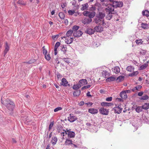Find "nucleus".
I'll list each match as a JSON object with an SVG mask.
<instances>
[{
    "label": "nucleus",
    "mask_w": 149,
    "mask_h": 149,
    "mask_svg": "<svg viewBox=\"0 0 149 149\" xmlns=\"http://www.w3.org/2000/svg\"><path fill=\"white\" fill-rule=\"evenodd\" d=\"M66 3H63L61 4V7L63 8L65 7Z\"/></svg>",
    "instance_id": "obj_61"
},
{
    "label": "nucleus",
    "mask_w": 149,
    "mask_h": 149,
    "mask_svg": "<svg viewBox=\"0 0 149 149\" xmlns=\"http://www.w3.org/2000/svg\"><path fill=\"white\" fill-rule=\"evenodd\" d=\"M124 77L123 76H120L118 77L117 79V80L118 82H120L124 80Z\"/></svg>",
    "instance_id": "obj_34"
},
{
    "label": "nucleus",
    "mask_w": 149,
    "mask_h": 149,
    "mask_svg": "<svg viewBox=\"0 0 149 149\" xmlns=\"http://www.w3.org/2000/svg\"><path fill=\"white\" fill-rule=\"evenodd\" d=\"M149 98V97L146 95H145L140 98V99L142 100H146Z\"/></svg>",
    "instance_id": "obj_38"
},
{
    "label": "nucleus",
    "mask_w": 149,
    "mask_h": 149,
    "mask_svg": "<svg viewBox=\"0 0 149 149\" xmlns=\"http://www.w3.org/2000/svg\"><path fill=\"white\" fill-rule=\"evenodd\" d=\"M105 10L106 13H111L114 11V8L112 4H109L108 6L105 9Z\"/></svg>",
    "instance_id": "obj_3"
},
{
    "label": "nucleus",
    "mask_w": 149,
    "mask_h": 149,
    "mask_svg": "<svg viewBox=\"0 0 149 149\" xmlns=\"http://www.w3.org/2000/svg\"><path fill=\"white\" fill-rule=\"evenodd\" d=\"M5 49L3 52V56H5L6 54L9 51L10 49V47L8 45V44L7 42H6L5 45L4 46Z\"/></svg>",
    "instance_id": "obj_8"
},
{
    "label": "nucleus",
    "mask_w": 149,
    "mask_h": 149,
    "mask_svg": "<svg viewBox=\"0 0 149 149\" xmlns=\"http://www.w3.org/2000/svg\"><path fill=\"white\" fill-rule=\"evenodd\" d=\"M141 26L142 28L144 29H146L148 28V25L146 23H142L141 24Z\"/></svg>",
    "instance_id": "obj_29"
},
{
    "label": "nucleus",
    "mask_w": 149,
    "mask_h": 149,
    "mask_svg": "<svg viewBox=\"0 0 149 149\" xmlns=\"http://www.w3.org/2000/svg\"><path fill=\"white\" fill-rule=\"evenodd\" d=\"M64 144L65 146H72V144H73L72 141L71 140L67 139L65 141Z\"/></svg>",
    "instance_id": "obj_13"
},
{
    "label": "nucleus",
    "mask_w": 149,
    "mask_h": 149,
    "mask_svg": "<svg viewBox=\"0 0 149 149\" xmlns=\"http://www.w3.org/2000/svg\"><path fill=\"white\" fill-rule=\"evenodd\" d=\"M99 112L100 113L103 115H107L109 113L108 110L103 108H100L99 109Z\"/></svg>",
    "instance_id": "obj_7"
},
{
    "label": "nucleus",
    "mask_w": 149,
    "mask_h": 149,
    "mask_svg": "<svg viewBox=\"0 0 149 149\" xmlns=\"http://www.w3.org/2000/svg\"><path fill=\"white\" fill-rule=\"evenodd\" d=\"M73 33V30H70L68 31L66 33V36L68 37H71L72 36V35Z\"/></svg>",
    "instance_id": "obj_26"
},
{
    "label": "nucleus",
    "mask_w": 149,
    "mask_h": 149,
    "mask_svg": "<svg viewBox=\"0 0 149 149\" xmlns=\"http://www.w3.org/2000/svg\"><path fill=\"white\" fill-rule=\"evenodd\" d=\"M83 14L85 16L88 17L90 19H91L95 17L96 13L94 11H85L83 12Z\"/></svg>",
    "instance_id": "obj_2"
},
{
    "label": "nucleus",
    "mask_w": 149,
    "mask_h": 149,
    "mask_svg": "<svg viewBox=\"0 0 149 149\" xmlns=\"http://www.w3.org/2000/svg\"><path fill=\"white\" fill-rule=\"evenodd\" d=\"M138 74V72L137 71L134 72H133L132 74H131L130 76H133L134 75H136Z\"/></svg>",
    "instance_id": "obj_52"
},
{
    "label": "nucleus",
    "mask_w": 149,
    "mask_h": 149,
    "mask_svg": "<svg viewBox=\"0 0 149 149\" xmlns=\"http://www.w3.org/2000/svg\"><path fill=\"white\" fill-rule=\"evenodd\" d=\"M95 31L93 29H88L86 31V33L89 34H93L94 33Z\"/></svg>",
    "instance_id": "obj_27"
},
{
    "label": "nucleus",
    "mask_w": 149,
    "mask_h": 149,
    "mask_svg": "<svg viewBox=\"0 0 149 149\" xmlns=\"http://www.w3.org/2000/svg\"><path fill=\"white\" fill-rule=\"evenodd\" d=\"M45 59L47 61H49L51 59V57L49 55V54L48 53L47 54H45Z\"/></svg>",
    "instance_id": "obj_47"
},
{
    "label": "nucleus",
    "mask_w": 149,
    "mask_h": 149,
    "mask_svg": "<svg viewBox=\"0 0 149 149\" xmlns=\"http://www.w3.org/2000/svg\"><path fill=\"white\" fill-rule=\"evenodd\" d=\"M111 104L110 103H107V102H102L101 103V104L102 106H109L110 104Z\"/></svg>",
    "instance_id": "obj_48"
},
{
    "label": "nucleus",
    "mask_w": 149,
    "mask_h": 149,
    "mask_svg": "<svg viewBox=\"0 0 149 149\" xmlns=\"http://www.w3.org/2000/svg\"><path fill=\"white\" fill-rule=\"evenodd\" d=\"M147 51L145 50L141 49L139 51L140 55H144L146 54Z\"/></svg>",
    "instance_id": "obj_33"
},
{
    "label": "nucleus",
    "mask_w": 149,
    "mask_h": 149,
    "mask_svg": "<svg viewBox=\"0 0 149 149\" xmlns=\"http://www.w3.org/2000/svg\"><path fill=\"white\" fill-rule=\"evenodd\" d=\"M64 23L66 25H67L68 23V20L67 19H65L64 21Z\"/></svg>",
    "instance_id": "obj_59"
},
{
    "label": "nucleus",
    "mask_w": 149,
    "mask_h": 149,
    "mask_svg": "<svg viewBox=\"0 0 149 149\" xmlns=\"http://www.w3.org/2000/svg\"><path fill=\"white\" fill-rule=\"evenodd\" d=\"M53 125L54 123L53 122H52L50 123L49 127V130H50L52 129V128L53 127Z\"/></svg>",
    "instance_id": "obj_55"
},
{
    "label": "nucleus",
    "mask_w": 149,
    "mask_h": 149,
    "mask_svg": "<svg viewBox=\"0 0 149 149\" xmlns=\"http://www.w3.org/2000/svg\"><path fill=\"white\" fill-rule=\"evenodd\" d=\"M75 12V11L74 10H69L68 11V13L69 15H73Z\"/></svg>",
    "instance_id": "obj_49"
},
{
    "label": "nucleus",
    "mask_w": 149,
    "mask_h": 149,
    "mask_svg": "<svg viewBox=\"0 0 149 149\" xmlns=\"http://www.w3.org/2000/svg\"><path fill=\"white\" fill-rule=\"evenodd\" d=\"M62 84L64 86H66L68 84V82L67 81L66 79L65 78H63L61 80Z\"/></svg>",
    "instance_id": "obj_20"
},
{
    "label": "nucleus",
    "mask_w": 149,
    "mask_h": 149,
    "mask_svg": "<svg viewBox=\"0 0 149 149\" xmlns=\"http://www.w3.org/2000/svg\"><path fill=\"white\" fill-rule=\"evenodd\" d=\"M57 140L58 139L56 136L53 137L52 138L51 143L53 145H54L56 144Z\"/></svg>",
    "instance_id": "obj_24"
},
{
    "label": "nucleus",
    "mask_w": 149,
    "mask_h": 149,
    "mask_svg": "<svg viewBox=\"0 0 149 149\" xmlns=\"http://www.w3.org/2000/svg\"><path fill=\"white\" fill-rule=\"evenodd\" d=\"M107 71L106 70L102 72V75L103 77H105L107 75Z\"/></svg>",
    "instance_id": "obj_53"
},
{
    "label": "nucleus",
    "mask_w": 149,
    "mask_h": 149,
    "mask_svg": "<svg viewBox=\"0 0 149 149\" xmlns=\"http://www.w3.org/2000/svg\"><path fill=\"white\" fill-rule=\"evenodd\" d=\"M68 132V131H66L64 130H63V131H62L61 132V135L63 137V138H64V136L65 134L66 135L67 134Z\"/></svg>",
    "instance_id": "obj_46"
},
{
    "label": "nucleus",
    "mask_w": 149,
    "mask_h": 149,
    "mask_svg": "<svg viewBox=\"0 0 149 149\" xmlns=\"http://www.w3.org/2000/svg\"><path fill=\"white\" fill-rule=\"evenodd\" d=\"M5 105L7 108L10 111H12L15 107L14 103L9 100L5 101Z\"/></svg>",
    "instance_id": "obj_1"
},
{
    "label": "nucleus",
    "mask_w": 149,
    "mask_h": 149,
    "mask_svg": "<svg viewBox=\"0 0 149 149\" xmlns=\"http://www.w3.org/2000/svg\"><path fill=\"white\" fill-rule=\"evenodd\" d=\"M116 100L117 101H119L120 102H123V100L122 99L119 98H117L116 99Z\"/></svg>",
    "instance_id": "obj_64"
},
{
    "label": "nucleus",
    "mask_w": 149,
    "mask_h": 149,
    "mask_svg": "<svg viewBox=\"0 0 149 149\" xmlns=\"http://www.w3.org/2000/svg\"><path fill=\"white\" fill-rule=\"evenodd\" d=\"M95 22L97 24L102 25L104 24V20H102L97 17L95 19Z\"/></svg>",
    "instance_id": "obj_9"
},
{
    "label": "nucleus",
    "mask_w": 149,
    "mask_h": 149,
    "mask_svg": "<svg viewBox=\"0 0 149 149\" xmlns=\"http://www.w3.org/2000/svg\"><path fill=\"white\" fill-rule=\"evenodd\" d=\"M143 91H141L140 92H139L138 93V95L139 96H141L143 95Z\"/></svg>",
    "instance_id": "obj_58"
},
{
    "label": "nucleus",
    "mask_w": 149,
    "mask_h": 149,
    "mask_svg": "<svg viewBox=\"0 0 149 149\" xmlns=\"http://www.w3.org/2000/svg\"><path fill=\"white\" fill-rule=\"evenodd\" d=\"M112 4L114 8L122 7L123 6V3L122 1H114L113 2Z\"/></svg>",
    "instance_id": "obj_4"
},
{
    "label": "nucleus",
    "mask_w": 149,
    "mask_h": 149,
    "mask_svg": "<svg viewBox=\"0 0 149 149\" xmlns=\"http://www.w3.org/2000/svg\"><path fill=\"white\" fill-rule=\"evenodd\" d=\"M58 15L60 18L61 19H64L65 17L64 14L62 12L60 13Z\"/></svg>",
    "instance_id": "obj_44"
},
{
    "label": "nucleus",
    "mask_w": 149,
    "mask_h": 149,
    "mask_svg": "<svg viewBox=\"0 0 149 149\" xmlns=\"http://www.w3.org/2000/svg\"><path fill=\"white\" fill-rule=\"evenodd\" d=\"M79 84L80 85L81 87L87 84V81L86 79H81L79 82Z\"/></svg>",
    "instance_id": "obj_14"
},
{
    "label": "nucleus",
    "mask_w": 149,
    "mask_h": 149,
    "mask_svg": "<svg viewBox=\"0 0 149 149\" xmlns=\"http://www.w3.org/2000/svg\"><path fill=\"white\" fill-rule=\"evenodd\" d=\"M61 49L62 51L64 53H65L67 51V47H66L64 45L61 46Z\"/></svg>",
    "instance_id": "obj_42"
},
{
    "label": "nucleus",
    "mask_w": 149,
    "mask_h": 149,
    "mask_svg": "<svg viewBox=\"0 0 149 149\" xmlns=\"http://www.w3.org/2000/svg\"><path fill=\"white\" fill-rule=\"evenodd\" d=\"M136 43L138 45L142 44L143 42L142 39H137L136 40Z\"/></svg>",
    "instance_id": "obj_28"
},
{
    "label": "nucleus",
    "mask_w": 149,
    "mask_h": 149,
    "mask_svg": "<svg viewBox=\"0 0 149 149\" xmlns=\"http://www.w3.org/2000/svg\"><path fill=\"white\" fill-rule=\"evenodd\" d=\"M81 91L80 90H77L74 92L73 93V94L74 97H77L79 95Z\"/></svg>",
    "instance_id": "obj_31"
},
{
    "label": "nucleus",
    "mask_w": 149,
    "mask_h": 149,
    "mask_svg": "<svg viewBox=\"0 0 149 149\" xmlns=\"http://www.w3.org/2000/svg\"><path fill=\"white\" fill-rule=\"evenodd\" d=\"M63 38H65V42L68 44H71L73 41V39L72 37H63Z\"/></svg>",
    "instance_id": "obj_5"
},
{
    "label": "nucleus",
    "mask_w": 149,
    "mask_h": 149,
    "mask_svg": "<svg viewBox=\"0 0 149 149\" xmlns=\"http://www.w3.org/2000/svg\"><path fill=\"white\" fill-rule=\"evenodd\" d=\"M92 21L91 19L85 18L82 20V22L84 24H88Z\"/></svg>",
    "instance_id": "obj_18"
},
{
    "label": "nucleus",
    "mask_w": 149,
    "mask_h": 149,
    "mask_svg": "<svg viewBox=\"0 0 149 149\" xmlns=\"http://www.w3.org/2000/svg\"><path fill=\"white\" fill-rule=\"evenodd\" d=\"M91 86V85H87V86H84L82 88V89H84V88H89Z\"/></svg>",
    "instance_id": "obj_56"
},
{
    "label": "nucleus",
    "mask_w": 149,
    "mask_h": 149,
    "mask_svg": "<svg viewBox=\"0 0 149 149\" xmlns=\"http://www.w3.org/2000/svg\"><path fill=\"white\" fill-rule=\"evenodd\" d=\"M63 60L68 64H69L71 61V59L69 58H63Z\"/></svg>",
    "instance_id": "obj_39"
},
{
    "label": "nucleus",
    "mask_w": 149,
    "mask_h": 149,
    "mask_svg": "<svg viewBox=\"0 0 149 149\" xmlns=\"http://www.w3.org/2000/svg\"><path fill=\"white\" fill-rule=\"evenodd\" d=\"M141 88L142 86H138L136 87H134L132 89H131L132 92H136L139 91Z\"/></svg>",
    "instance_id": "obj_12"
},
{
    "label": "nucleus",
    "mask_w": 149,
    "mask_h": 149,
    "mask_svg": "<svg viewBox=\"0 0 149 149\" xmlns=\"http://www.w3.org/2000/svg\"><path fill=\"white\" fill-rule=\"evenodd\" d=\"M68 131V136L70 138L74 137L75 136V133L74 132L72 131H69V130Z\"/></svg>",
    "instance_id": "obj_23"
},
{
    "label": "nucleus",
    "mask_w": 149,
    "mask_h": 149,
    "mask_svg": "<svg viewBox=\"0 0 149 149\" xmlns=\"http://www.w3.org/2000/svg\"><path fill=\"white\" fill-rule=\"evenodd\" d=\"M112 97H108L106 98V101H111L112 100Z\"/></svg>",
    "instance_id": "obj_54"
},
{
    "label": "nucleus",
    "mask_w": 149,
    "mask_h": 149,
    "mask_svg": "<svg viewBox=\"0 0 149 149\" xmlns=\"http://www.w3.org/2000/svg\"><path fill=\"white\" fill-rule=\"evenodd\" d=\"M142 13L144 16H145L147 17L149 16V11L147 10H145L144 11L142 12Z\"/></svg>",
    "instance_id": "obj_32"
},
{
    "label": "nucleus",
    "mask_w": 149,
    "mask_h": 149,
    "mask_svg": "<svg viewBox=\"0 0 149 149\" xmlns=\"http://www.w3.org/2000/svg\"><path fill=\"white\" fill-rule=\"evenodd\" d=\"M126 69L128 71L132 72L134 70V68L132 66H129L126 68Z\"/></svg>",
    "instance_id": "obj_37"
},
{
    "label": "nucleus",
    "mask_w": 149,
    "mask_h": 149,
    "mask_svg": "<svg viewBox=\"0 0 149 149\" xmlns=\"http://www.w3.org/2000/svg\"><path fill=\"white\" fill-rule=\"evenodd\" d=\"M125 91V92H126V93H130L132 92L131 89L126 90Z\"/></svg>",
    "instance_id": "obj_62"
},
{
    "label": "nucleus",
    "mask_w": 149,
    "mask_h": 149,
    "mask_svg": "<svg viewBox=\"0 0 149 149\" xmlns=\"http://www.w3.org/2000/svg\"><path fill=\"white\" fill-rule=\"evenodd\" d=\"M44 47H45L44 46L42 47V48L44 49H43V53L45 55V54H48V53H47V50H46L45 49H44Z\"/></svg>",
    "instance_id": "obj_57"
},
{
    "label": "nucleus",
    "mask_w": 149,
    "mask_h": 149,
    "mask_svg": "<svg viewBox=\"0 0 149 149\" xmlns=\"http://www.w3.org/2000/svg\"><path fill=\"white\" fill-rule=\"evenodd\" d=\"M143 108L142 107H137L136 109V112L138 113H139L142 111V109Z\"/></svg>",
    "instance_id": "obj_41"
},
{
    "label": "nucleus",
    "mask_w": 149,
    "mask_h": 149,
    "mask_svg": "<svg viewBox=\"0 0 149 149\" xmlns=\"http://www.w3.org/2000/svg\"><path fill=\"white\" fill-rule=\"evenodd\" d=\"M143 109H147L149 108V103H145L142 106Z\"/></svg>",
    "instance_id": "obj_30"
},
{
    "label": "nucleus",
    "mask_w": 149,
    "mask_h": 149,
    "mask_svg": "<svg viewBox=\"0 0 149 149\" xmlns=\"http://www.w3.org/2000/svg\"><path fill=\"white\" fill-rule=\"evenodd\" d=\"M77 119V117L72 114H70L68 117V120L71 122H73Z\"/></svg>",
    "instance_id": "obj_6"
},
{
    "label": "nucleus",
    "mask_w": 149,
    "mask_h": 149,
    "mask_svg": "<svg viewBox=\"0 0 149 149\" xmlns=\"http://www.w3.org/2000/svg\"><path fill=\"white\" fill-rule=\"evenodd\" d=\"M116 79L113 77H111L106 79V81H107L110 82L111 81H113L115 80Z\"/></svg>",
    "instance_id": "obj_36"
},
{
    "label": "nucleus",
    "mask_w": 149,
    "mask_h": 149,
    "mask_svg": "<svg viewBox=\"0 0 149 149\" xmlns=\"http://www.w3.org/2000/svg\"><path fill=\"white\" fill-rule=\"evenodd\" d=\"M17 3L19 4L23 5H25L26 4V3L23 2V1L22 0H19L17 2Z\"/></svg>",
    "instance_id": "obj_51"
},
{
    "label": "nucleus",
    "mask_w": 149,
    "mask_h": 149,
    "mask_svg": "<svg viewBox=\"0 0 149 149\" xmlns=\"http://www.w3.org/2000/svg\"><path fill=\"white\" fill-rule=\"evenodd\" d=\"M112 70L113 72L116 73H118L120 72V68L119 67L116 66L112 68Z\"/></svg>",
    "instance_id": "obj_22"
},
{
    "label": "nucleus",
    "mask_w": 149,
    "mask_h": 149,
    "mask_svg": "<svg viewBox=\"0 0 149 149\" xmlns=\"http://www.w3.org/2000/svg\"><path fill=\"white\" fill-rule=\"evenodd\" d=\"M79 26H74L72 28V30H73V32H75L76 31H77V30L79 29Z\"/></svg>",
    "instance_id": "obj_40"
},
{
    "label": "nucleus",
    "mask_w": 149,
    "mask_h": 149,
    "mask_svg": "<svg viewBox=\"0 0 149 149\" xmlns=\"http://www.w3.org/2000/svg\"><path fill=\"white\" fill-rule=\"evenodd\" d=\"M105 16V14L104 13L102 12H100L99 13L97 17L100 18V19L104 20V18Z\"/></svg>",
    "instance_id": "obj_17"
},
{
    "label": "nucleus",
    "mask_w": 149,
    "mask_h": 149,
    "mask_svg": "<svg viewBox=\"0 0 149 149\" xmlns=\"http://www.w3.org/2000/svg\"><path fill=\"white\" fill-rule=\"evenodd\" d=\"M82 34L83 33L81 31L78 30L74 32L73 33V35L75 37H79L81 36Z\"/></svg>",
    "instance_id": "obj_10"
},
{
    "label": "nucleus",
    "mask_w": 149,
    "mask_h": 149,
    "mask_svg": "<svg viewBox=\"0 0 149 149\" xmlns=\"http://www.w3.org/2000/svg\"><path fill=\"white\" fill-rule=\"evenodd\" d=\"M80 85L78 83V84L74 85L72 87L73 89L75 90H77L81 87Z\"/></svg>",
    "instance_id": "obj_35"
},
{
    "label": "nucleus",
    "mask_w": 149,
    "mask_h": 149,
    "mask_svg": "<svg viewBox=\"0 0 149 149\" xmlns=\"http://www.w3.org/2000/svg\"><path fill=\"white\" fill-rule=\"evenodd\" d=\"M82 7L81 9L82 10H86L88 7L89 6L87 3H86L82 5Z\"/></svg>",
    "instance_id": "obj_25"
},
{
    "label": "nucleus",
    "mask_w": 149,
    "mask_h": 149,
    "mask_svg": "<svg viewBox=\"0 0 149 149\" xmlns=\"http://www.w3.org/2000/svg\"><path fill=\"white\" fill-rule=\"evenodd\" d=\"M120 95L121 97L122 98L126 99L127 97L126 92H125V91H123L121 92L120 93Z\"/></svg>",
    "instance_id": "obj_21"
},
{
    "label": "nucleus",
    "mask_w": 149,
    "mask_h": 149,
    "mask_svg": "<svg viewBox=\"0 0 149 149\" xmlns=\"http://www.w3.org/2000/svg\"><path fill=\"white\" fill-rule=\"evenodd\" d=\"M60 43L59 42H57L56 43L54 48V55H56L57 53V49L58 47L60 46Z\"/></svg>",
    "instance_id": "obj_16"
},
{
    "label": "nucleus",
    "mask_w": 149,
    "mask_h": 149,
    "mask_svg": "<svg viewBox=\"0 0 149 149\" xmlns=\"http://www.w3.org/2000/svg\"><path fill=\"white\" fill-rule=\"evenodd\" d=\"M119 106H118V107H116L114 108L115 113L119 114L121 112L122 109Z\"/></svg>",
    "instance_id": "obj_11"
},
{
    "label": "nucleus",
    "mask_w": 149,
    "mask_h": 149,
    "mask_svg": "<svg viewBox=\"0 0 149 149\" xmlns=\"http://www.w3.org/2000/svg\"><path fill=\"white\" fill-rule=\"evenodd\" d=\"M84 104V102L83 101H81L79 103V104L80 106L83 105Z\"/></svg>",
    "instance_id": "obj_63"
},
{
    "label": "nucleus",
    "mask_w": 149,
    "mask_h": 149,
    "mask_svg": "<svg viewBox=\"0 0 149 149\" xmlns=\"http://www.w3.org/2000/svg\"><path fill=\"white\" fill-rule=\"evenodd\" d=\"M148 65L147 63H145L142 65H141L140 68V70H142L145 69Z\"/></svg>",
    "instance_id": "obj_43"
},
{
    "label": "nucleus",
    "mask_w": 149,
    "mask_h": 149,
    "mask_svg": "<svg viewBox=\"0 0 149 149\" xmlns=\"http://www.w3.org/2000/svg\"><path fill=\"white\" fill-rule=\"evenodd\" d=\"M62 109V108L61 107H58L55 109L54 110V111L56 112L58 111L61 110Z\"/></svg>",
    "instance_id": "obj_50"
},
{
    "label": "nucleus",
    "mask_w": 149,
    "mask_h": 149,
    "mask_svg": "<svg viewBox=\"0 0 149 149\" xmlns=\"http://www.w3.org/2000/svg\"><path fill=\"white\" fill-rule=\"evenodd\" d=\"M107 13L108 14L107 16V17L108 18V19H111V17H112V14L113 13L112 12L111 13Z\"/></svg>",
    "instance_id": "obj_45"
},
{
    "label": "nucleus",
    "mask_w": 149,
    "mask_h": 149,
    "mask_svg": "<svg viewBox=\"0 0 149 149\" xmlns=\"http://www.w3.org/2000/svg\"><path fill=\"white\" fill-rule=\"evenodd\" d=\"M102 5L103 6H105L107 7L108 6V4L107 3H105L104 2H103L102 3Z\"/></svg>",
    "instance_id": "obj_60"
},
{
    "label": "nucleus",
    "mask_w": 149,
    "mask_h": 149,
    "mask_svg": "<svg viewBox=\"0 0 149 149\" xmlns=\"http://www.w3.org/2000/svg\"><path fill=\"white\" fill-rule=\"evenodd\" d=\"M88 111L92 114H94L97 113L98 112V111L97 109L91 108L89 109L88 110Z\"/></svg>",
    "instance_id": "obj_19"
},
{
    "label": "nucleus",
    "mask_w": 149,
    "mask_h": 149,
    "mask_svg": "<svg viewBox=\"0 0 149 149\" xmlns=\"http://www.w3.org/2000/svg\"><path fill=\"white\" fill-rule=\"evenodd\" d=\"M94 29L97 32H101L103 31V28L101 26H97L95 27Z\"/></svg>",
    "instance_id": "obj_15"
}]
</instances>
